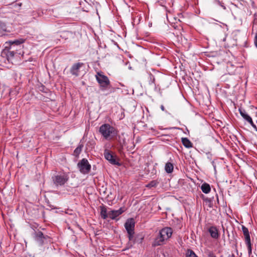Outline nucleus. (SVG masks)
<instances>
[{"instance_id": "14", "label": "nucleus", "mask_w": 257, "mask_h": 257, "mask_svg": "<svg viewBox=\"0 0 257 257\" xmlns=\"http://www.w3.org/2000/svg\"><path fill=\"white\" fill-rule=\"evenodd\" d=\"M210 236L214 239H218L219 236V231L218 229L215 226H210L208 229Z\"/></svg>"}, {"instance_id": "30", "label": "nucleus", "mask_w": 257, "mask_h": 257, "mask_svg": "<svg viewBox=\"0 0 257 257\" xmlns=\"http://www.w3.org/2000/svg\"><path fill=\"white\" fill-rule=\"evenodd\" d=\"M217 3L218 5H219L220 6L223 8L224 9H225V7L222 5V3L220 2L219 0H217Z\"/></svg>"}, {"instance_id": "24", "label": "nucleus", "mask_w": 257, "mask_h": 257, "mask_svg": "<svg viewBox=\"0 0 257 257\" xmlns=\"http://www.w3.org/2000/svg\"><path fill=\"white\" fill-rule=\"evenodd\" d=\"M245 244L247 247L248 253L250 255L252 253L251 244L250 241H245Z\"/></svg>"}, {"instance_id": "9", "label": "nucleus", "mask_w": 257, "mask_h": 257, "mask_svg": "<svg viewBox=\"0 0 257 257\" xmlns=\"http://www.w3.org/2000/svg\"><path fill=\"white\" fill-rule=\"evenodd\" d=\"M25 42L23 39L15 40L14 41H10L5 43L6 45L8 46H15V48H17L19 50L21 51L22 48L21 44Z\"/></svg>"}, {"instance_id": "23", "label": "nucleus", "mask_w": 257, "mask_h": 257, "mask_svg": "<svg viewBox=\"0 0 257 257\" xmlns=\"http://www.w3.org/2000/svg\"><path fill=\"white\" fill-rule=\"evenodd\" d=\"M186 257H198L195 253L191 249H188L186 253Z\"/></svg>"}, {"instance_id": "33", "label": "nucleus", "mask_w": 257, "mask_h": 257, "mask_svg": "<svg viewBox=\"0 0 257 257\" xmlns=\"http://www.w3.org/2000/svg\"><path fill=\"white\" fill-rule=\"evenodd\" d=\"M252 126L254 128L255 131L257 132V127H256V126L255 124H254V125Z\"/></svg>"}, {"instance_id": "6", "label": "nucleus", "mask_w": 257, "mask_h": 257, "mask_svg": "<svg viewBox=\"0 0 257 257\" xmlns=\"http://www.w3.org/2000/svg\"><path fill=\"white\" fill-rule=\"evenodd\" d=\"M104 157L105 159L111 164L117 166L120 165L118 160L117 159L116 156H114L112 153L107 149H105L104 151Z\"/></svg>"}, {"instance_id": "18", "label": "nucleus", "mask_w": 257, "mask_h": 257, "mask_svg": "<svg viewBox=\"0 0 257 257\" xmlns=\"http://www.w3.org/2000/svg\"><path fill=\"white\" fill-rule=\"evenodd\" d=\"M100 215L102 218L105 219L108 217V212L106 207L104 206H100Z\"/></svg>"}, {"instance_id": "12", "label": "nucleus", "mask_w": 257, "mask_h": 257, "mask_svg": "<svg viewBox=\"0 0 257 257\" xmlns=\"http://www.w3.org/2000/svg\"><path fill=\"white\" fill-rule=\"evenodd\" d=\"M172 229L170 227H165L162 229L159 232L165 239L170 238L172 234Z\"/></svg>"}, {"instance_id": "25", "label": "nucleus", "mask_w": 257, "mask_h": 257, "mask_svg": "<svg viewBox=\"0 0 257 257\" xmlns=\"http://www.w3.org/2000/svg\"><path fill=\"white\" fill-rule=\"evenodd\" d=\"M204 200L206 204L208 205L209 207H212V203L210 198H206L204 199Z\"/></svg>"}, {"instance_id": "8", "label": "nucleus", "mask_w": 257, "mask_h": 257, "mask_svg": "<svg viewBox=\"0 0 257 257\" xmlns=\"http://www.w3.org/2000/svg\"><path fill=\"white\" fill-rule=\"evenodd\" d=\"M34 237L35 240L41 245L44 244V240H46L49 238L48 235H44L40 231H35Z\"/></svg>"}, {"instance_id": "32", "label": "nucleus", "mask_w": 257, "mask_h": 257, "mask_svg": "<svg viewBox=\"0 0 257 257\" xmlns=\"http://www.w3.org/2000/svg\"><path fill=\"white\" fill-rule=\"evenodd\" d=\"M160 107H161V110H162V111H166V110H165V107H164V105H161Z\"/></svg>"}, {"instance_id": "13", "label": "nucleus", "mask_w": 257, "mask_h": 257, "mask_svg": "<svg viewBox=\"0 0 257 257\" xmlns=\"http://www.w3.org/2000/svg\"><path fill=\"white\" fill-rule=\"evenodd\" d=\"M172 229L170 227H165L162 229L159 232L165 239L170 238L172 234Z\"/></svg>"}, {"instance_id": "26", "label": "nucleus", "mask_w": 257, "mask_h": 257, "mask_svg": "<svg viewBox=\"0 0 257 257\" xmlns=\"http://www.w3.org/2000/svg\"><path fill=\"white\" fill-rule=\"evenodd\" d=\"M127 232L128 233V237L129 240L131 241L133 238L135 232L134 231H129V232Z\"/></svg>"}, {"instance_id": "5", "label": "nucleus", "mask_w": 257, "mask_h": 257, "mask_svg": "<svg viewBox=\"0 0 257 257\" xmlns=\"http://www.w3.org/2000/svg\"><path fill=\"white\" fill-rule=\"evenodd\" d=\"M79 171L83 174H88L91 169V165L86 159H82L77 164Z\"/></svg>"}, {"instance_id": "29", "label": "nucleus", "mask_w": 257, "mask_h": 257, "mask_svg": "<svg viewBox=\"0 0 257 257\" xmlns=\"http://www.w3.org/2000/svg\"><path fill=\"white\" fill-rule=\"evenodd\" d=\"M254 43L255 47L257 48V35H256L255 36Z\"/></svg>"}, {"instance_id": "17", "label": "nucleus", "mask_w": 257, "mask_h": 257, "mask_svg": "<svg viewBox=\"0 0 257 257\" xmlns=\"http://www.w3.org/2000/svg\"><path fill=\"white\" fill-rule=\"evenodd\" d=\"M239 111L241 116L243 118L244 120L248 122L251 117L247 113L246 111L242 108H239Z\"/></svg>"}, {"instance_id": "31", "label": "nucleus", "mask_w": 257, "mask_h": 257, "mask_svg": "<svg viewBox=\"0 0 257 257\" xmlns=\"http://www.w3.org/2000/svg\"><path fill=\"white\" fill-rule=\"evenodd\" d=\"M251 126H253L254 125V123L252 120V118L251 119L249 120V121L248 122Z\"/></svg>"}, {"instance_id": "11", "label": "nucleus", "mask_w": 257, "mask_h": 257, "mask_svg": "<svg viewBox=\"0 0 257 257\" xmlns=\"http://www.w3.org/2000/svg\"><path fill=\"white\" fill-rule=\"evenodd\" d=\"M135 220L133 218L128 219L124 224V227L127 232L134 231Z\"/></svg>"}, {"instance_id": "21", "label": "nucleus", "mask_w": 257, "mask_h": 257, "mask_svg": "<svg viewBox=\"0 0 257 257\" xmlns=\"http://www.w3.org/2000/svg\"><path fill=\"white\" fill-rule=\"evenodd\" d=\"M165 171L168 173H171L173 171L174 166L172 163L167 162L165 167Z\"/></svg>"}, {"instance_id": "3", "label": "nucleus", "mask_w": 257, "mask_h": 257, "mask_svg": "<svg viewBox=\"0 0 257 257\" xmlns=\"http://www.w3.org/2000/svg\"><path fill=\"white\" fill-rule=\"evenodd\" d=\"M69 179V177L67 173L61 172L52 177L54 184L57 186H63Z\"/></svg>"}, {"instance_id": "34", "label": "nucleus", "mask_w": 257, "mask_h": 257, "mask_svg": "<svg viewBox=\"0 0 257 257\" xmlns=\"http://www.w3.org/2000/svg\"><path fill=\"white\" fill-rule=\"evenodd\" d=\"M231 256H232V257H234L235 256L233 254H232Z\"/></svg>"}, {"instance_id": "7", "label": "nucleus", "mask_w": 257, "mask_h": 257, "mask_svg": "<svg viewBox=\"0 0 257 257\" xmlns=\"http://www.w3.org/2000/svg\"><path fill=\"white\" fill-rule=\"evenodd\" d=\"M84 64L82 62L74 63L70 70L71 74L75 77L78 76L80 74L81 68L84 67Z\"/></svg>"}, {"instance_id": "20", "label": "nucleus", "mask_w": 257, "mask_h": 257, "mask_svg": "<svg viewBox=\"0 0 257 257\" xmlns=\"http://www.w3.org/2000/svg\"><path fill=\"white\" fill-rule=\"evenodd\" d=\"M182 143L184 147L187 148H190L192 147V144L190 140L187 138H182Z\"/></svg>"}, {"instance_id": "15", "label": "nucleus", "mask_w": 257, "mask_h": 257, "mask_svg": "<svg viewBox=\"0 0 257 257\" xmlns=\"http://www.w3.org/2000/svg\"><path fill=\"white\" fill-rule=\"evenodd\" d=\"M165 240V238H164V237L161 235L159 232L158 236L155 239V240L153 243V245L154 246L161 245L163 243Z\"/></svg>"}, {"instance_id": "28", "label": "nucleus", "mask_w": 257, "mask_h": 257, "mask_svg": "<svg viewBox=\"0 0 257 257\" xmlns=\"http://www.w3.org/2000/svg\"><path fill=\"white\" fill-rule=\"evenodd\" d=\"M208 257H216L215 254L211 251H209L207 254Z\"/></svg>"}, {"instance_id": "27", "label": "nucleus", "mask_w": 257, "mask_h": 257, "mask_svg": "<svg viewBox=\"0 0 257 257\" xmlns=\"http://www.w3.org/2000/svg\"><path fill=\"white\" fill-rule=\"evenodd\" d=\"M156 185H157V182L155 181L151 182L149 183V184L148 185V186H149L150 187H155V186H156Z\"/></svg>"}, {"instance_id": "1", "label": "nucleus", "mask_w": 257, "mask_h": 257, "mask_svg": "<svg viewBox=\"0 0 257 257\" xmlns=\"http://www.w3.org/2000/svg\"><path fill=\"white\" fill-rule=\"evenodd\" d=\"M99 131L102 136L107 140H110L117 134L115 128L107 123H105L101 125L99 127Z\"/></svg>"}, {"instance_id": "16", "label": "nucleus", "mask_w": 257, "mask_h": 257, "mask_svg": "<svg viewBox=\"0 0 257 257\" xmlns=\"http://www.w3.org/2000/svg\"><path fill=\"white\" fill-rule=\"evenodd\" d=\"M241 229H242L243 233L244 235L245 242L248 241H250V235H249V233L248 228L247 227H246L245 226L242 225Z\"/></svg>"}, {"instance_id": "2", "label": "nucleus", "mask_w": 257, "mask_h": 257, "mask_svg": "<svg viewBox=\"0 0 257 257\" xmlns=\"http://www.w3.org/2000/svg\"><path fill=\"white\" fill-rule=\"evenodd\" d=\"M21 55V52L15 46H8L6 45L5 49L3 50L1 55L3 57H6L9 62L12 60L15 55Z\"/></svg>"}, {"instance_id": "10", "label": "nucleus", "mask_w": 257, "mask_h": 257, "mask_svg": "<svg viewBox=\"0 0 257 257\" xmlns=\"http://www.w3.org/2000/svg\"><path fill=\"white\" fill-rule=\"evenodd\" d=\"M124 212V210L122 208H120L118 210H111L108 212V217L114 219L116 217L121 214Z\"/></svg>"}, {"instance_id": "22", "label": "nucleus", "mask_w": 257, "mask_h": 257, "mask_svg": "<svg viewBox=\"0 0 257 257\" xmlns=\"http://www.w3.org/2000/svg\"><path fill=\"white\" fill-rule=\"evenodd\" d=\"M83 147V145L82 144H80L74 150V155L77 157L80 154L82 151V148Z\"/></svg>"}, {"instance_id": "4", "label": "nucleus", "mask_w": 257, "mask_h": 257, "mask_svg": "<svg viewBox=\"0 0 257 257\" xmlns=\"http://www.w3.org/2000/svg\"><path fill=\"white\" fill-rule=\"evenodd\" d=\"M96 80L100 85L101 90H105L110 85V81L108 78L103 75L101 72H97L95 75Z\"/></svg>"}, {"instance_id": "19", "label": "nucleus", "mask_w": 257, "mask_h": 257, "mask_svg": "<svg viewBox=\"0 0 257 257\" xmlns=\"http://www.w3.org/2000/svg\"><path fill=\"white\" fill-rule=\"evenodd\" d=\"M201 189L202 191L205 194L209 193L211 190L210 185L206 183H204L201 185Z\"/></svg>"}]
</instances>
